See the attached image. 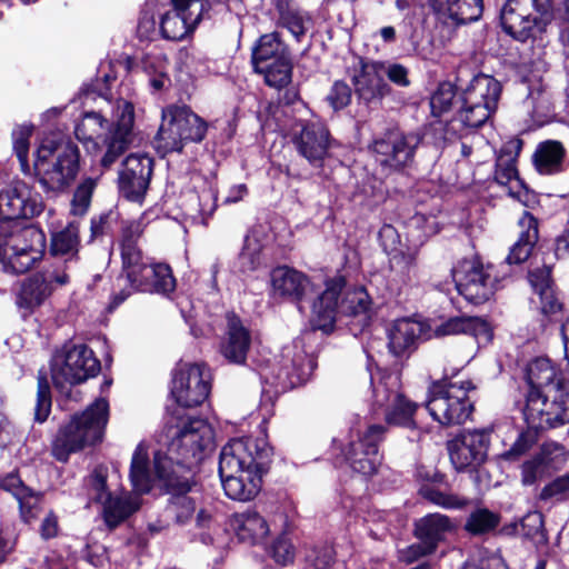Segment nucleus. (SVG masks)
<instances>
[{
  "label": "nucleus",
  "mask_w": 569,
  "mask_h": 569,
  "mask_svg": "<svg viewBox=\"0 0 569 569\" xmlns=\"http://www.w3.org/2000/svg\"><path fill=\"white\" fill-rule=\"evenodd\" d=\"M523 417L528 429L521 432L512 447L501 455L505 460H517L538 441V430L556 428L569 422V386L547 390H529Z\"/></svg>",
  "instance_id": "obj_1"
},
{
  "label": "nucleus",
  "mask_w": 569,
  "mask_h": 569,
  "mask_svg": "<svg viewBox=\"0 0 569 569\" xmlns=\"http://www.w3.org/2000/svg\"><path fill=\"white\" fill-rule=\"evenodd\" d=\"M108 417V401L97 399L81 415H74L59 428L51 443L52 456L66 462L70 455L101 441Z\"/></svg>",
  "instance_id": "obj_2"
},
{
  "label": "nucleus",
  "mask_w": 569,
  "mask_h": 569,
  "mask_svg": "<svg viewBox=\"0 0 569 569\" xmlns=\"http://www.w3.org/2000/svg\"><path fill=\"white\" fill-rule=\"evenodd\" d=\"M122 259V271L118 278L121 287L114 295V303L123 302L136 291L169 295L176 289V279L171 268L166 263L154 262L144 257L142 251L126 252Z\"/></svg>",
  "instance_id": "obj_3"
},
{
  "label": "nucleus",
  "mask_w": 569,
  "mask_h": 569,
  "mask_svg": "<svg viewBox=\"0 0 569 569\" xmlns=\"http://www.w3.org/2000/svg\"><path fill=\"white\" fill-rule=\"evenodd\" d=\"M79 149L70 140L46 139L38 147L34 173L46 192L59 193L74 181L79 172Z\"/></svg>",
  "instance_id": "obj_4"
},
{
  "label": "nucleus",
  "mask_w": 569,
  "mask_h": 569,
  "mask_svg": "<svg viewBox=\"0 0 569 569\" xmlns=\"http://www.w3.org/2000/svg\"><path fill=\"white\" fill-rule=\"evenodd\" d=\"M346 280L341 276L333 277L326 282V289L312 303L315 326L322 331H330L338 312L346 316L360 317L362 326L369 322L371 298L362 287L349 289L343 292Z\"/></svg>",
  "instance_id": "obj_5"
},
{
  "label": "nucleus",
  "mask_w": 569,
  "mask_h": 569,
  "mask_svg": "<svg viewBox=\"0 0 569 569\" xmlns=\"http://www.w3.org/2000/svg\"><path fill=\"white\" fill-rule=\"evenodd\" d=\"M44 247L46 237L40 229L19 222L0 223V262L6 272H27L42 258Z\"/></svg>",
  "instance_id": "obj_6"
},
{
  "label": "nucleus",
  "mask_w": 569,
  "mask_h": 569,
  "mask_svg": "<svg viewBox=\"0 0 569 569\" xmlns=\"http://www.w3.org/2000/svg\"><path fill=\"white\" fill-rule=\"evenodd\" d=\"M167 457L178 468L189 471L197 467L213 448V430L200 418L181 419L167 429Z\"/></svg>",
  "instance_id": "obj_7"
},
{
  "label": "nucleus",
  "mask_w": 569,
  "mask_h": 569,
  "mask_svg": "<svg viewBox=\"0 0 569 569\" xmlns=\"http://www.w3.org/2000/svg\"><path fill=\"white\" fill-rule=\"evenodd\" d=\"M459 368L445 369V377L435 381L428 389L426 408L433 420L441 426H455L466 422L472 413L473 405L468 391L473 389L470 381L451 382Z\"/></svg>",
  "instance_id": "obj_8"
},
{
  "label": "nucleus",
  "mask_w": 569,
  "mask_h": 569,
  "mask_svg": "<svg viewBox=\"0 0 569 569\" xmlns=\"http://www.w3.org/2000/svg\"><path fill=\"white\" fill-rule=\"evenodd\" d=\"M129 477L136 495L148 493L157 485L179 491L189 490L191 487L190 478L179 476L167 456L162 457L158 452L151 463L148 448L143 442L133 451Z\"/></svg>",
  "instance_id": "obj_9"
},
{
  "label": "nucleus",
  "mask_w": 569,
  "mask_h": 569,
  "mask_svg": "<svg viewBox=\"0 0 569 569\" xmlns=\"http://www.w3.org/2000/svg\"><path fill=\"white\" fill-rule=\"evenodd\" d=\"M551 19V0H506L500 12L505 32L521 42L545 32Z\"/></svg>",
  "instance_id": "obj_10"
},
{
  "label": "nucleus",
  "mask_w": 569,
  "mask_h": 569,
  "mask_svg": "<svg viewBox=\"0 0 569 569\" xmlns=\"http://www.w3.org/2000/svg\"><path fill=\"white\" fill-rule=\"evenodd\" d=\"M161 120L157 143L164 152H180L187 142H201L208 130L207 122L187 106L163 108Z\"/></svg>",
  "instance_id": "obj_11"
},
{
  "label": "nucleus",
  "mask_w": 569,
  "mask_h": 569,
  "mask_svg": "<svg viewBox=\"0 0 569 569\" xmlns=\"http://www.w3.org/2000/svg\"><path fill=\"white\" fill-rule=\"evenodd\" d=\"M500 94L501 84L497 79L483 73L473 77L459 96V121L465 127H481L497 110Z\"/></svg>",
  "instance_id": "obj_12"
},
{
  "label": "nucleus",
  "mask_w": 569,
  "mask_h": 569,
  "mask_svg": "<svg viewBox=\"0 0 569 569\" xmlns=\"http://www.w3.org/2000/svg\"><path fill=\"white\" fill-rule=\"evenodd\" d=\"M100 362L93 351L84 345H76L63 353L54 356L51 366V377L54 387L63 392L70 386L81 383L96 376Z\"/></svg>",
  "instance_id": "obj_13"
},
{
  "label": "nucleus",
  "mask_w": 569,
  "mask_h": 569,
  "mask_svg": "<svg viewBox=\"0 0 569 569\" xmlns=\"http://www.w3.org/2000/svg\"><path fill=\"white\" fill-rule=\"evenodd\" d=\"M271 448L263 439L252 437L231 439L220 452L219 473L242 470H264Z\"/></svg>",
  "instance_id": "obj_14"
},
{
  "label": "nucleus",
  "mask_w": 569,
  "mask_h": 569,
  "mask_svg": "<svg viewBox=\"0 0 569 569\" xmlns=\"http://www.w3.org/2000/svg\"><path fill=\"white\" fill-rule=\"evenodd\" d=\"M458 292L472 303L488 301L498 288L493 266H483L477 260H462L452 270Z\"/></svg>",
  "instance_id": "obj_15"
},
{
  "label": "nucleus",
  "mask_w": 569,
  "mask_h": 569,
  "mask_svg": "<svg viewBox=\"0 0 569 569\" xmlns=\"http://www.w3.org/2000/svg\"><path fill=\"white\" fill-rule=\"evenodd\" d=\"M210 379L204 365L180 363L173 373L171 396L180 407H197L209 396Z\"/></svg>",
  "instance_id": "obj_16"
},
{
  "label": "nucleus",
  "mask_w": 569,
  "mask_h": 569,
  "mask_svg": "<svg viewBox=\"0 0 569 569\" xmlns=\"http://www.w3.org/2000/svg\"><path fill=\"white\" fill-rule=\"evenodd\" d=\"M398 388L399 379L397 376H383L377 383H373V405L385 408L388 423L413 428L416 426L413 413L417 405L401 395Z\"/></svg>",
  "instance_id": "obj_17"
},
{
  "label": "nucleus",
  "mask_w": 569,
  "mask_h": 569,
  "mask_svg": "<svg viewBox=\"0 0 569 569\" xmlns=\"http://www.w3.org/2000/svg\"><path fill=\"white\" fill-rule=\"evenodd\" d=\"M43 209L42 197L24 181L17 180L0 190V223L30 219Z\"/></svg>",
  "instance_id": "obj_18"
},
{
  "label": "nucleus",
  "mask_w": 569,
  "mask_h": 569,
  "mask_svg": "<svg viewBox=\"0 0 569 569\" xmlns=\"http://www.w3.org/2000/svg\"><path fill=\"white\" fill-rule=\"evenodd\" d=\"M385 432L386 428L380 425L368 426L362 431H351L345 455L353 471L362 476H372L377 471L380 465L378 445Z\"/></svg>",
  "instance_id": "obj_19"
},
{
  "label": "nucleus",
  "mask_w": 569,
  "mask_h": 569,
  "mask_svg": "<svg viewBox=\"0 0 569 569\" xmlns=\"http://www.w3.org/2000/svg\"><path fill=\"white\" fill-rule=\"evenodd\" d=\"M418 139L400 131L390 130L372 142L376 162L386 171L398 170L407 166L413 158Z\"/></svg>",
  "instance_id": "obj_20"
},
{
  "label": "nucleus",
  "mask_w": 569,
  "mask_h": 569,
  "mask_svg": "<svg viewBox=\"0 0 569 569\" xmlns=\"http://www.w3.org/2000/svg\"><path fill=\"white\" fill-rule=\"evenodd\" d=\"M490 442L488 430H466L449 441L450 461L458 471L476 468L485 462Z\"/></svg>",
  "instance_id": "obj_21"
},
{
  "label": "nucleus",
  "mask_w": 569,
  "mask_h": 569,
  "mask_svg": "<svg viewBox=\"0 0 569 569\" xmlns=\"http://www.w3.org/2000/svg\"><path fill=\"white\" fill-rule=\"evenodd\" d=\"M134 121L133 104L124 99L116 101L112 122L114 128L108 130L104 137L106 152L101 159V166L111 167L127 150L130 143L131 129Z\"/></svg>",
  "instance_id": "obj_22"
},
{
  "label": "nucleus",
  "mask_w": 569,
  "mask_h": 569,
  "mask_svg": "<svg viewBox=\"0 0 569 569\" xmlns=\"http://www.w3.org/2000/svg\"><path fill=\"white\" fill-rule=\"evenodd\" d=\"M292 142L300 156L311 164L319 166L333 141L321 121L299 122L292 130Z\"/></svg>",
  "instance_id": "obj_23"
},
{
  "label": "nucleus",
  "mask_w": 569,
  "mask_h": 569,
  "mask_svg": "<svg viewBox=\"0 0 569 569\" xmlns=\"http://www.w3.org/2000/svg\"><path fill=\"white\" fill-rule=\"evenodd\" d=\"M173 9L162 16L163 38L179 41L190 34L201 19L202 4L197 0H171Z\"/></svg>",
  "instance_id": "obj_24"
},
{
  "label": "nucleus",
  "mask_w": 569,
  "mask_h": 569,
  "mask_svg": "<svg viewBox=\"0 0 569 569\" xmlns=\"http://www.w3.org/2000/svg\"><path fill=\"white\" fill-rule=\"evenodd\" d=\"M153 161L140 153L128 156L119 173V190L130 201H141L150 182Z\"/></svg>",
  "instance_id": "obj_25"
},
{
  "label": "nucleus",
  "mask_w": 569,
  "mask_h": 569,
  "mask_svg": "<svg viewBox=\"0 0 569 569\" xmlns=\"http://www.w3.org/2000/svg\"><path fill=\"white\" fill-rule=\"evenodd\" d=\"M439 23L448 28L478 20L482 14V0H428Z\"/></svg>",
  "instance_id": "obj_26"
},
{
  "label": "nucleus",
  "mask_w": 569,
  "mask_h": 569,
  "mask_svg": "<svg viewBox=\"0 0 569 569\" xmlns=\"http://www.w3.org/2000/svg\"><path fill=\"white\" fill-rule=\"evenodd\" d=\"M359 70L353 74V84L358 96L367 101L381 100L390 93V87L383 79L385 62L360 60Z\"/></svg>",
  "instance_id": "obj_27"
},
{
  "label": "nucleus",
  "mask_w": 569,
  "mask_h": 569,
  "mask_svg": "<svg viewBox=\"0 0 569 569\" xmlns=\"http://www.w3.org/2000/svg\"><path fill=\"white\" fill-rule=\"evenodd\" d=\"M264 470L219 473L226 496L236 501H250L261 490Z\"/></svg>",
  "instance_id": "obj_28"
},
{
  "label": "nucleus",
  "mask_w": 569,
  "mask_h": 569,
  "mask_svg": "<svg viewBox=\"0 0 569 569\" xmlns=\"http://www.w3.org/2000/svg\"><path fill=\"white\" fill-rule=\"evenodd\" d=\"M272 292L276 296L300 302L310 290V281L302 272L287 266L277 267L270 274Z\"/></svg>",
  "instance_id": "obj_29"
},
{
  "label": "nucleus",
  "mask_w": 569,
  "mask_h": 569,
  "mask_svg": "<svg viewBox=\"0 0 569 569\" xmlns=\"http://www.w3.org/2000/svg\"><path fill=\"white\" fill-rule=\"evenodd\" d=\"M250 345V331L234 313H228L226 340L221 346V352L224 358L233 363H243Z\"/></svg>",
  "instance_id": "obj_30"
},
{
  "label": "nucleus",
  "mask_w": 569,
  "mask_h": 569,
  "mask_svg": "<svg viewBox=\"0 0 569 569\" xmlns=\"http://www.w3.org/2000/svg\"><path fill=\"white\" fill-rule=\"evenodd\" d=\"M0 487L12 493L17 499L20 509L21 519L26 523L32 522L40 515L42 507V496L26 487L21 479L13 473L6 476L0 480Z\"/></svg>",
  "instance_id": "obj_31"
},
{
  "label": "nucleus",
  "mask_w": 569,
  "mask_h": 569,
  "mask_svg": "<svg viewBox=\"0 0 569 569\" xmlns=\"http://www.w3.org/2000/svg\"><path fill=\"white\" fill-rule=\"evenodd\" d=\"M526 377L530 390H547L551 387L569 386V381L562 371L547 357L533 359L527 367Z\"/></svg>",
  "instance_id": "obj_32"
},
{
  "label": "nucleus",
  "mask_w": 569,
  "mask_h": 569,
  "mask_svg": "<svg viewBox=\"0 0 569 569\" xmlns=\"http://www.w3.org/2000/svg\"><path fill=\"white\" fill-rule=\"evenodd\" d=\"M520 146L518 143L509 142L505 144L497 158L495 179L496 181L508 188L511 197L519 198L523 188L522 181L518 176L516 168L517 151Z\"/></svg>",
  "instance_id": "obj_33"
},
{
  "label": "nucleus",
  "mask_w": 569,
  "mask_h": 569,
  "mask_svg": "<svg viewBox=\"0 0 569 569\" xmlns=\"http://www.w3.org/2000/svg\"><path fill=\"white\" fill-rule=\"evenodd\" d=\"M435 333L438 337L450 335H470L478 341L488 342L491 339L489 323L480 317L459 316L452 317L436 327Z\"/></svg>",
  "instance_id": "obj_34"
},
{
  "label": "nucleus",
  "mask_w": 569,
  "mask_h": 569,
  "mask_svg": "<svg viewBox=\"0 0 569 569\" xmlns=\"http://www.w3.org/2000/svg\"><path fill=\"white\" fill-rule=\"evenodd\" d=\"M421 322L403 318L396 320L388 329V347L392 355L399 357L409 351L422 335Z\"/></svg>",
  "instance_id": "obj_35"
},
{
  "label": "nucleus",
  "mask_w": 569,
  "mask_h": 569,
  "mask_svg": "<svg viewBox=\"0 0 569 569\" xmlns=\"http://www.w3.org/2000/svg\"><path fill=\"white\" fill-rule=\"evenodd\" d=\"M519 227L521 228L519 238L506 258L509 264L525 262L538 241V221L531 213L523 212L519 219Z\"/></svg>",
  "instance_id": "obj_36"
},
{
  "label": "nucleus",
  "mask_w": 569,
  "mask_h": 569,
  "mask_svg": "<svg viewBox=\"0 0 569 569\" xmlns=\"http://www.w3.org/2000/svg\"><path fill=\"white\" fill-rule=\"evenodd\" d=\"M231 527L241 541L249 543L262 541L269 532L264 518L253 510L233 515Z\"/></svg>",
  "instance_id": "obj_37"
},
{
  "label": "nucleus",
  "mask_w": 569,
  "mask_h": 569,
  "mask_svg": "<svg viewBox=\"0 0 569 569\" xmlns=\"http://www.w3.org/2000/svg\"><path fill=\"white\" fill-rule=\"evenodd\" d=\"M566 150L561 142L547 140L538 144L533 153V163L541 174L561 172L565 167Z\"/></svg>",
  "instance_id": "obj_38"
},
{
  "label": "nucleus",
  "mask_w": 569,
  "mask_h": 569,
  "mask_svg": "<svg viewBox=\"0 0 569 569\" xmlns=\"http://www.w3.org/2000/svg\"><path fill=\"white\" fill-rule=\"evenodd\" d=\"M452 529L450 519L441 513H431L416 522V536L427 543V550H436L438 543Z\"/></svg>",
  "instance_id": "obj_39"
},
{
  "label": "nucleus",
  "mask_w": 569,
  "mask_h": 569,
  "mask_svg": "<svg viewBox=\"0 0 569 569\" xmlns=\"http://www.w3.org/2000/svg\"><path fill=\"white\" fill-rule=\"evenodd\" d=\"M79 246V228L74 223H69L64 229L52 234L50 253L54 259L77 263Z\"/></svg>",
  "instance_id": "obj_40"
},
{
  "label": "nucleus",
  "mask_w": 569,
  "mask_h": 569,
  "mask_svg": "<svg viewBox=\"0 0 569 569\" xmlns=\"http://www.w3.org/2000/svg\"><path fill=\"white\" fill-rule=\"evenodd\" d=\"M101 503L103 505L104 521L110 528L117 527L137 511L140 506L138 497L131 493L121 496L107 495V498Z\"/></svg>",
  "instance_id": "obj_41"
},
{
  "label": "nucleus",
  "mask_w": 569,
  "mask_h": 569,
  "mask_svg": "<svg viewBox=\"0 0 569 569\" xmlns=\"http://www.w3.org/2000/svg\"><path fill=\"white\" fill-rule=\"evenodd\" d=\"M289 52L277 32L263 34L252 49L253 68L261 67L274 60L288 59Z\"/></svg>",
  "instance_id": "obj_42"
},
{
  "label": "nucleus",
  "mask_w": 569,
  "mask_h": 569,
  "mask_svg": "<svg viewBox=\"0 0 569 569\" xmlns=\"http://www.w3.org/2000/svg\"><path fill=\"white\" fill-rule=\"evenodd\" d=\"M107 129L108 120L100 112L90 111L83 114L80 122L76 126L74 133L77 139L86 147L91 143L94 148L98 146V140L104 136Z\"/></svg>",
  "instance_id": "obj_43"
},
{
  "label": "nucleus",
  "mask_w": 569,
  "mask_h": 569,
  "mask_svg": "<svg viewBox=\"0 0 569 569\" xmlns=\"http://www.w3.org/2000/svg\"><path fill=\"white\" fill-rule=\"evenodd\" d=\"M142 69L149 77L150 86L160 91L170 86L168 74L169 62L162 52H149L144 54L141 61Z\"/></svg>",
  "instance_id": "obj_44"
},
{
  "label": "nucleus",
  "mask_w": 569,
  "mask_h": 569,
  "mask_svg": "<svg viewBox=\"0 0 569 569\" xmlns=\"http://www.w3.org/2000/svg\"><path fill=\"white\" fill-rule=\"evenodd\" d=\"M53 291L50 284H48L38 272L23 283L19 298L20 306L30 309L38 307L42 305Z\"/></svg>",
  "instance_id": "obj_45"
},
{
  "label": "nucleus",
  "mask_w": 569,
  "mask_h": 569,
  "mask_svg": "<svg viewBox=\"0 0 569 569\" xmlns=\"http://www.w3.org/2000/svg\"><path fill=\"white\" fill-rule=\"evenodd\" d=\"M291 61L290 58L274 60L261 67L254 68L257 73L263 74L268 86L274 88L286 87L291 81Z\"/></svg>",
  "instance_id": "obj_46"
},
{
  "label": "nucleus",
  "mask_w": 569,
  "mask_h": 569,
  "mask_svg": "<svg viewBox=\"0 0 569 569\" xmlns=\"http://www.w3.org/2000/svg\"><path fill=\"white\" fill-rule=\"evenodd\" d=\"M525 104L531 110L532 114L547 116L551 108V94L542 83L530 84Z\"/></svg>",
  "instance_id": "obj_47"
},
{
  "label": "nucleus",
  "mask_w": 569,
  "mask_h": 569,
  "mask_svg": "<svg viewBox=\"0 0 569 569\" xmlns=\"http://www.w3.org/2000/svg\"><path fill=\"white\" fill-rule=\"evenodd\" d=\"M98 184V178H83L77 186L71 200V213L83 216L89 210L92 193Z\"/></svg>",
  "instance_id": "obj_48"
},
{
  "label": "nucleus",
  "mask_w": 569,
  "mask_h": 569,
  "mask_svg": "<svg viewBox=\"0 0 569 569\" xmlns=\"http://www.w3.org/2000/svg\"><path fill=\"white\" fill-rule=\"evenodd\" d=\"M500 518L497 513L480 508L468 517L465 529L472 535H481L493 530L499 525Z\"/></svg>",
  "instance_id": "obj_49"
},
{
  "label": "nucleus",
  "mask_w": 569,
  "mask_h": 569,
  "mask_svg": "<svg viewBox=\"0 0 569 569\" xmlns=\"http://www.w3.org/2000/svg\"><path fill=\"white\" fill-rule=\"evenodd\" d=\"M74 264L76 263L66 260L56 259L54 262L46 267L39 274L43 277V280L47 281L53 290H57L70 282V273Z\"/></svg>",
  "instance_id": "obj_50"
},
{
  "label": "nucleus",
  "mask_w": 569,
  "mask_h": 569,
  "mask_svg": "<svg viewBox=\"0 0 569 569\" xmlns=\"http://www.w3.org/2000/svg\"><path fill=\"white\" fill-rule=\"evenodd\" d=\"M262 244L253 234L244 239L242 250L239 254V266L242 272L253 271L261 263Z\"/></svg>",
  "instance_id": "obj_51"
},
{
  "label": "nucleus",
  "mask_w": 569,
  "mask_h": 569,
  "mask_svg": "<svg viewBox=\"0 0 569 569\" xmlns=\"http://www.w3.org/2000/svg\"><path fill=\"white\" fill-rule=\"evenodd\" d=\"M417 250L408 247H403L400 250L391 253L390 266L396 272L402 273L407 280H411V277L416 276L417 267Z\"/></svg>",
  "instance_id": "obj_52"
},
{
  "label": "nucleus",
  "mask_w": 569,
  "mask_h": 569,
  "mask_svg": "<svg viewBox=\"0 0 569 569\" xmlns=\"http://www.w3.org/2000/svg\"><path fill=\"white\" fill-rule=\"evenodd\" d=\"M32 134V127L23 124L13 130V150L20 162L21 170L24 173L30 172V166L28 160L29 154V140Z\"/></svg>",
  "instance_id": "obj_53"
},
{
  "label": "nucleus",
  "mask_w": 569,
  "mask_h": 569,
  "mask_svg": "<svg viewBox=\"0 0 569 569\" xmlns=\"http://www.w3.org/2000/svg\"><path fill=\"white\" fill-rule=\"evenodd\" d=\"M537 457L543 461L547 468L551 471L559 469L569 458L565 447L557 442H545Z\"/></svg>",
  "instance_id": "obj_54"
},
{
  "label": "nucleus",
  "mask_w": 569,
  "mask_h": 569,
  "mask_svg": "<svg viewBox=\"0 0 569 569\" xmlns=\"http://www.w3.org/2000/svg\"><path fill=\"white\" fill-rule=\"evenodd\" d=\"M455 88L450 82L440 83L430 98V108L435 117H440L447 112L455 98Z\"/></svg>",
  "instance_id": "obj_55"
},
{
  "label": "nucleus",
  "mask_w": 569,
  "mask_h": 569,
  "mask_svg": "<svg viewBox=\"0 0 569 569\" xmlns=\"http://www.w3.org/2000/svg\"><path fill=\"white\" fill-rule=\"evenodd\" d=\"M315 369V362L312 358L307 355H298L292 360L291 370L287 371V376L290 379L292 386L306 382Z\"/></svg>",
  "instance_id": "obj_56"
},
{
  "label": "nucleus",
  "mask_w": 569,
  "mask_h": 569,
  "mask_svg": "<svg viewBox=\"0 0 569 569\" xmlns=\"http://www.w3.org/2000/svg\"><path fill=\"white\" fill-rule=\"evenodd\" d=\"M194 483L191 482V486ZM192 488V487H190ZM172 493L171 506L176 510V517L178 522L187 521L191 515L194 512L196 506L193 500L190 497H187L186 493L188 490L179 491L178 489H167ZM191 489H189L190 491Z\"/></svg>",
  "instance_id": "obj_57"
},
{
  "label": "nucleus",
  "mask_w": 569,
  "mask_h": 569,
  "mask_svg": "<svg viewBox=\"0 0 569 569\" xmlns=\"http://www.w3.org/2000/svg\"><path fill=\"white\" fill-rule=\"evenodd\" d=\"M550 473V470L537 455L523 462L521 467V481L526 486H531L543 479Z\"/></svg>",
  "instance_id": "obj_58"
},
{
  "label": "nucleus",
  "mask_w": 569,
  "mask_h": 569,
  "mask_svg": "<svg viewBox=\"0 0 569 569\" xmlns=\"http://www.w3.org/2000/svg\"><path fill=\"white\" fill-rule=\"evenodd\" d=\"M51 409L50 388L46 377L38 379L37 403L34 408V419L38 422L47 420Z\"/></svg>",
  "instance_id": "obj_59"
},
{
  "label": "nucleus",
  "mask_w": 569,
  "mask_h": 569,
  "mask_svg": "<svg viewBox=\"0 0 569 569\" xmlns=\"http://www.w3.org/2000/svg\"><path fill=\"white\" fill-rule=\"evenodd\" d=\"M143 232V224L140 220L129 221L124 224L122 230V242H121V257H124L126 252L141 251L138 247V240Z\"/></svg>",
  "instance_id": "obj_60"
},
{
  "label": "nucleus",
  "mask_w": 569,
  "mask_h": 569,
  "mask_svg": "<svg viewBox=\"0 0 569 569\" xmlns=\"http://www.w3.org/2000/svg\"><path fill=\"white\" fill-rule=\"evenodd\" d=\"M279 21L282 27L287 28L299 40L307 31L306 24L309 22V18L300 11L292 9L289 12L282 13L279 17Z\"/></svg>",
  "instance_id": "obj_61"
},
{
  "label": "nucleus",
  "mask_w": 569,
  "mask_h": 569,
  "mask_svg": "<svg viewBox=\"0 0 569 569\" xmlns=\"http://www.w3.org/2000/svg\"><path fill=\"white\" fill-rule=\"evenodd\" d=\"M420 492L427 500L443 508H461L466 505L465 499L432 488L425 487Z\"/></svg>",
  "instance_id": "obj_62"
},
{
  "label": "nucleus",
  "mask_w": 569,
  "mask_h": 569,
  "mask_svg": "<svg viewBox=\"0 0 569 569\" xmlns=\"http://www.w3.org/2000/svg\"><path fill=\"white\" fill-rule=\"evenodd\" d=\"M379 241L388 256L406 247L402 244L398 231L391 224H383L379 230Z\"/></svg>",
  "instance_id": "obj_63"
},
{
  "label": "nucleus",
  "mask_w": 569,
  "mask_h": 569,
  "mask_svg": "<svg viewBox=\"0 0 569 569\" xmlns=\"http://www.w3.org/2000/svg\"><path fill=\"white\" fill-rule=\"evenodd\" d=\"M327 99L335 110H340L349 104L351 100V89L347 83L336 81Z\"/></svg>",
  "instance_id": "obj_64"
}]
</instances>
